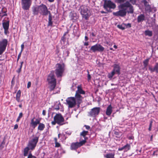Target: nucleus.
Segmentation results:
<instances>
[{"label":"nucleus","instance_id":"f257e3e1","mask_svg":"<svg viewBox=\"0 0 158 158\" xmlns=\"http://www.w3.org/2000/svg\"><path fill=\"white\" fill-rule=\"evenodd\" d=\"M120 3L118 7L120 10L116 12H113V15L115 16L123 17L127 13L132 14L134 12L133 6L128 1H117Z\"/></svg>","mask_w":158,"mask_h":158},{"label":"nucleus","instance_id":"f03ea898","mask_svg":"<svg viewBox=\"0 0 158 158\" xmlns=\"http://www.w3.org/2000/svg\"><path fill=\"white\" fill-rule=\"evenodd\" d=\"M38 139L39 137L35 136L29 141L27 146L24 149V156H27V155L29 150H33L35 149L38 142Z\"/></svg>","mask_w":158,"mask_h":158},{"label":"nucleus","instance_id":"7ed1b4c3","mask_svg":"<svg viewBox=\"0 0 158 158\" xmlns=\"http://www.w3.org/2000/svg\"><path fill=\"white\" fill-rule=\"evenodd\" d=\"M48 81L50 85V88L51 90L54 89L56 86V79L55 77V76L53 72H51L47 78Z\"/></svg>","mask_w":158,"mask_h":158},{"label":"nucleus","instance_id":"20e7f679","mask_svg":"<svg viewBox=\"0 0 158 158\" xmlns=\"http://www.w3.org/2000/svg\"><path fill=\"white\" fill-rule=\"evenodd\" d=\"M65 66L64 64H57L56 66L55 73L57 77H61L64 72Z\"/></svg>","mask_w":158,"mask_h":158},{"label":"nucleus","instance_id":"39448f33","mask_svg":"<svg viewBox=\"0 0 158 158\" xmlns=\"http://www.w3.org/2000/svg\"><path fill=\"white\" fill-rule=\"evenodd\" d=\"M80 12L83 18L88 19L90 15L89 8L86 6L82 5L80 7Z\"/></svg>","mask_w":158,"mask_h":158},{"label":"nucleus","instance_id":"423d86ee","mask_svg":"<svg viewBox=\"0 0 158 158\" xmlns=\"http://www.w3.org/2000/svg\"><path fill=\"white\" fill-rule=\"evenodd\" d=\"M116 7L115 5L111 1H105L103 7L107 12H111V9H114Z\"/></svg>","mask_w":158,"mask_h":158},{"label":"nucleus","instance_id":"0eeeda50","mask_svg":"<svg viewBox=\"0 0 158 158\" xmlns=\"http://www.w3.org/2000/svg\"><path fill=\"white\" fill-rule=\"evenodd\" d=\"M8 44V40L4 39L0 41V55L2 54L6 49Z\"/></svg>","mask_w":158,"mask_h":158},{"label":"nucleus","instance_id":"6e6552de","mask_svg":"<svg viewBox=\"0 0 158 158\" xmlns=\"http://www.w3.org/2000/svg\"><path fill=\"white\" fill-rule=\"evenodd\" d=\"M66 101L69 108H71L74 107L77 104L74 97L68 98L66 99Z\"/></svg>","mask_w":158,"mask_h":158},{"label":"nucleus","instance_id":"1a4fd4ad","mask_svg":"<svg viewBox=\"0 0 158 158\" xmlns=\"http://www.w3.org/2000/svg\"><path fill=\"white\" fill-rule=\"evenodd\" d=\"M104 49V48L99 44H97L91 46L90 48V50L93 52H95L96 51L102 52Z\"/></svg>","mask_w":158,"mask_h":158},{"label":"nucleus","instance_id":"9d476101","mask_svg":"<svg viewBox=\"0 0 158 158\" xmlns=\"http://www.w3.org/2000/svg\"><path fill=\"white\" fill-rule=\"evenodd\" d=\"M54 120L56 123L60 125H62L64 122V119L61 114H56L54 117Z\"/></svg>","mask_w":158,"mask_h":158},{"label":"nucleus","instance_id":"9b49d317","mask_svg":"<svg viewBox=\"0 0 158 158\" xmlns=\"http://www.w3.org/2000/svg\"><path fill=\"white\" fill-rule=\"evenodd\" d=\"M100 108L94 107L89 112V116L92 117H95L99 113Z\"/></svg>","mask_w":158,"mask_h":158},{"label":"nucleus","instance_id":"f8f14e48","mask_svg":"<svg viewBox=\"0 0 158 158\" xmlns=\"http://www.w3.org/2000/svg\"><path fill=\"white\" fill-rule=\"evenodd\" d=\"M39 13L42 14L44 15H47L49 12L46 6L43 4L39 6Z\"/></svg>","mask_w":158,"mask_h":158},{"label":"nucleus","instance_id":"ddd939ff","mask_svg":"<svg viewBox=\"0 0 158 158\" xmlns=\"http://www.w3.org/2000/svg\"><path fill=\"white\" fill-rule=\"evenodd\" d=\"M40 120L41 118H35L34 117L31 120L30 123L31 127L33 128H35L37 125L40 123Z\"/></svg>","mask_w":158,"mask_h":158},{"label":"nucleus","instance_id":"4468645a","mask_svg":"<svg viewBox=\"0 0 158 158\" xmlns=\"http://www.w3.org/2000/svg\"><path fill=\"white\" fill-rule=\"evenodd\" d=\"M31 3V1H22V8L24 10H28Z\"/></svg>","mask_w":158,"mask_h":158},{"label":"nucleus","instance_id":"2eb2a0df","mask_svg":"<svg viewBox=\"0 0 158 158\" xmlns=\"http://www.w3.org/2000/svg\"><path fill=\"white\" fill-rule=\"evenodd\" d=\"M2 26L4 30V33L5 35H7L9 33L8 31L9 26V21H8L3 23Z\"/></svg>","mask_w":158,"mask_h":158},{"label":"nucleus","instance_id":"dca6fc26","mask_svg":"<svg viewBox=\"0 0 158 158\" xmlns=\"http://www.w3.org/2000/svg\"><path fill=\"white\" fill-rule=\"evenodd\" d=\"M76 103L78 104V106L82 102L83 97L81 95L75 94V96L74 97Z\"/></svg>","mask_w":158,"mask_h":158},{"label":"nucleus","instance_id":"f3484780","mask_svg":"<svg viewBox=\"0 0 158 158\" xmlns=\"http://www.w3.org/2000/svg\"><path fill=\"white\" fill-rule=\"evenodd\" d=\"M114 69L113 71H114L115 73H117L119 75L120 74V68L119 66L116 64L114 65Z\"/></svg>","mask_w":158,"mask_h":158},{"label":"nucleus","instance_id":"a211bd4d","mask_svg":"<svg viewBox=\"0 0 158 158\" xmlns=\"http://www.w3.org/2000/svg\"><path fill=\"white\" fill-rule=\"evenodd\" d=\"M77 88V90L76 91L75 94L78 95H80L81 94H85V92L82 90L81 85L78 86Z\"/></svg>","mask_w":158,"mask_h":158},{"label":"nucleus","instance_id":"6ab92c4d","mask_svg":"<svg viewBox=\"0 0 158 158\" xmlns=\"http://www.w3.org/2000/svg\"><path fill=\"white\" fill-rule=\"evenodd\" d=\"M137 22L139 23L145 20V17L144 15L141 14L139 15L137 17Z\"/></svg>","mask_w":158,"mask_h":158},{"label":"nucleus","instance_id":"aec40b11","mask_svg":"<svg viewBox=\"0 0 158 158\" xmlns=\"http://www.w3.org/2000/svg\"><path fill=\"white\" fill-rule=\"evenodd\" d=\"M112 107L111 105H109L107 107L106 111V114L107 115L110 116L112 112Z\"/></svg>","mask_w":158,"mask_h":158},{"label":"nucleus","instance_id":"412c9836","mask_svg":"<svg viewBox=\"0 0 158 158\" xmlns=\"http://www.w3.org/2000/svg\"><path fill=\"white\" fill-rule=\"evenodd\" d=\"M78 142L73 143L71 146V148L72 150H75L80 147Z\"/></svg>","mask_w":158,"mask_h":158},{"label":"nucleus","instance_id":"4be33fe9","mask_svg":"<svg viewBox=\"0 0 158 158\" xmlns=\"http://www.w3.org/2000/svg\"><path fill=\"white\" fill-rule=\"evenodd\" d=\"M39 6H34L32 8L33 12L34 15H37L39 13Z\"/></svg>","mask_w":158,"mask_h":158},{"label":"nucleus","instance_id":"5701e85b","mask_svg":"<svg viewBox=\"0 0 158 158\" xmlns=\"http://www.w3.org/2000/svg\"><path fill=\"white\" fill-rule=\"evenodd\" d=\"M21 92L20 90L18 91L16 94V100L18 102H20V97L21 96Z\"/></svg>","mask_w":158,"mask_h":158},{"label":"nucleus","instance_id":"b1692460","mask_svg":"<svg viewBox=\"0 0 158 158\" xmlns=\"http://www.w3.org/2000/svg\"><path fill=\"white\" fill-rule=\"evenodd\" d=\"M45 125L42 123H40L39 124V126L38 127V130L40 131H43Z\"/></svg>","mask_w":158,"mask_h":158},{"label":"nucleus","instance_id":"393cba45","mask_svg":"<svg viewBox=\"0 0 158 158\" xmlns=\"http://www.w3.org/2000/svg\"><path fill=\"white\" fill-rule=\"evenodd\" d=\"M145 10H146L148 11L149 12L152 11L153 10L155 11H156V8H154L153 9H151L150 6L149 5H148L147 6L145 7Z\"/></svg>","mask_w":158,"mask_h":158},{"label":"nucleus","instance_id":"a878e982","mask_svg":"<svg viewBox=\"0 0 158 158\" xmlns=\"http://www.w3.org/2000/svg\"><path fill=\"white\" fill-rule=\"evenodd\" d=\"M88 133V131H84L81 133L80 135H81L85 139H87V138L85 136L87 135Z\"/></svg>","mask_w":158,"mask_h":158},{"label":"nucleus","instance_id":"bb28decb","mask_svg":"<svg viewBox=\"0 0 158 158\" xmlns=\"http://www.w3.org/2000/svg\"><path fill=\"white\" fill-rule=\"evenodd\" d=\"M60 103H56L55 104L53 109L54 110H59L60 109Z\"/></svg>","mask_w":158,"mask_h":158},{"label":"nucleus","instance_id":"cd10ccee","mask_svg":"<svg viewBox=\"0 0 158 158\" xmlns=\"http://www.w3.org/2000/svg\"><path fill=\"white\" fill-rule=\"evenodd\" d=\"M117 27L118 28L122 30H123L125 28V24L123 23L121 25H118Z\"/></svg>","mask_w":158,"mask_h":158},{"label":"nucleus","instance_id":"c85d7f7f","mask_svg":"<svg viewBox=\"0 0 158 158\" xmlns=\"http://www.w3.org/2000/svg\"><path fill=\"white\" fill-rule=\"evenodd\" d=\"M115 74V73H114L112 71L110 73H109L108 74V78L110 79H111Z\"/></svg>","mask_w":158,"mask_h":158},{"label":"nucleus","instance_id":"c756f323","mask_svg":"<svg viewBox=\"0 0 158 158\" xmlns=\"http://www.w3.org/2000/svg\"><path fill=\"white\" fill-rule=\"evenodd\" d=\"M149 60V59H147L143 61V65L145 67H146L147 66Z\"/></svg>","mask_w":158,"mask_h":158},{"label":"nucleus","instance_id":"7c9ffc66","mask_svg":"<svg viewBox=\"0 0 158 158\" xmlns=\"http://www.w3.org/2000/svg\"><path fill=\"white\" fill-rule=\"evenodd\" d=\"M114 153H109L106 155V157L107 158H114Z\"/></svg>","mask_w":158,"mask_h":158},{"label":"nucleus","instance_id":"2f4dec72","mask_svg":"<svg viewBox=\"0 0 158 158\" xmlns=\"http://www.w3.org/2000/svg\"><path fill=\"white\" fill-rule=\"evenodd\" d=\"M145 33L146 35H148L149 36H151L152 35V32L149 30L146 31Z\"/></svg>","mask_w":158,"mask_h":158},{"label":"nucleus","instance_id":"473e14b6","mask_svg":"<svg viewBox=\"0 0 158 158\" xmlns=\"http://www.w3.org/2000/svg\"><path fill=\"white\" fill-rule=\"evenodd\" d=\"M6 10H5L2 13H0V17L2 18L4 16H6L7 15V14L6 13Z\"/></svg>","mask_w":158,"mask_h":158},{"label":"nucleus","instance_id":"72a5a7b5","mask_svg":"<svg viewBox=\"0 0 158 158\" xmlns=\"http://www.w3.org/2000/svg\"><path fill=\"white\" fill-rule=\"evenodd\" d=\"M69 52L68 50H66L64 52L63 55L65 57H67L69 56Z\"/></svg>","mask_w":158,"mask_h":158},{"label":"nucleus","instance_id":"f704fd0d","mask_svg":"<svg viewBox=\"0 0 158 158\" xmlns=\"http://www.w3.org/2000/svg\"><path fill=\"white\" fill-rule=\"evenodd\" d=\"M123 148H124L125 151H127L130 149V146L129 145L127 144L123 146Z\"/></svg>","mask_w":158,"mask_h":158},{"label":"nucleus","instance_id":"c9c22d12","mask_svg":"<svg viewBox=\"0 0 158 158\" xmlns=\"http://www.w3.org/2000/svg\"><path fill=\"white\" fill-rule=\"evenodd\" d=\"M86 139H85L84 140H82L80 141V142L78 143L79 144V145H80V147L83 144H84L86 143Z\"/></svg>","mask_w":158,"mask_h":158},{"label":"nucleus","instance_id":"e433bc0d","mask_svg":"<svg viewBox=\"0 0 158 158\" xmlns=\"http://www.w3.org/2000/svg\"><path fill=\"white\" fill-rule=\"evenodd\" d=\"M23 114L21 112L19 113V115L16 120L17 122H18L19 121L20 119L23 117Z\"/></svg>","mask_w":158,"mask_h":158},{"label":"nucleus","instance_id":"4c0bfd02","mask_svg":"<svg viewBox=\"0 0 158 158\" xmlns=\"http://www.w3.org/2000/svg\"><path fill=\"white\" fill-rule=\"evenodd\" d=\"M27 158H36V157L35 156L32 155L31 153H30L28 155Z\"/></svg>","mask_w":158,"mask_h":158},{"label":"nucleus","instance_id":"58836bf2","mask_svg":"<svg viewBox=\"0 0 158 158\" xmlns=\"http://www.w3.org/2000/svg\"><path fill=\"white\" fill-rule=\"evenodd\" d=\"M154 68L156 70V73H158V63H156L155 65Z\"/></svg>","mask_w":158,"mask_h":158},{"label":"nucleus","instance_id":"ea45409f","mask_svg":"<svg viewBox=\"0 0 158 158\" xmlns=\"http://www.w3.org/2000/svg\"><path fill=\"white\" fill-rule=\"evenodd\" d=\"M142 2L144 4L145 7L147 6L148 5H149L147 1H143Z\"/></svg>","mask_w":158,"mask_h":158},{"label":"nucleus","instance_id":"a19ab883","mask_svg":"<svg viewBox=\"0 0 158 158\" xmlns=\"http://www.w3.org/2000/svg\"><path fill=\"white\" fill-rule=\"evenodd\" d=\"M152 121L151 120L150 123L149 127L148 128V130L149 131H150L151 130V127L152 126Z\"/></svg>","mask_w":158,"mask_h":158},{"label":"nucleus","instance_id":"79ce46f5","mask_svg":"<svg viewBox=\"0 0 158 158\" xmlns=\"http://www.w3.org/2000/svg\"><path fill=\"white\" fill-rule=\"evenodd\" d=\"M149 69L150 70V71L152 72H153L155 71H156V70H155L154 67L153 68L151 67H149Z\"/></svg>","mask_w":158,"mask_h":158},{"label":"nucleus","instance_id":"37998d69","mask_svg":"<svg viewBox=\"0 0 158 158\" xmlns=\"http://www.w3.org/2000/svg\"><path fill=\"white\" fill-rule=\"evenodd\" d=\"M49 14V18H48V21H52V17L51 15L50 12L49 11V12H48Z\"/></svg>","mask_w":158,"mask_h":158},{"label":"nucleus","instance_id":"c03bdc74","mask_svg":"<svg viewBox=\"0 0 158 158\" xmlns=\"http://www.w3.org/2000/svg\"><path fill=\"white\" fill-rule=\"evenodd\" d=\"M131 27V24L130 23H128L127 24H125L126 27Z\"/></svg>","mask_w":158,"mask_h":158},{"label":"nucleus","instance_id":"a18cd8bd","mask_svg":"<svg viewBox=\"0 0 158 158\" xmlns=\"http://www.w3.org/2000/svg\"><path fill=\"white\" fill-rule=\"evenodd\" d=\"M55 146L56 147H59L60 146V144L58 142L55 143Z\"/></svg>","mask_w":158,"mask_h":158},{"label":"nucleus","instance_id":"49530a36","mask_svg":"<svg viewBox=\"0 0 158 158\" xmlns=\"http://www.w3.org/2000/svg\"><path fill=\"white\" fill-rule=\"evenodd\" d=\"M21 53H22V52H21L19 53V54L18 55V59H17V62H18L19 59L20 58V56H21Z\"/></svg>","mask_w":158,"mask_h":158},{"label":"nucleus","instance_id":"de8ad7c7","mask_svg":"<svg viewBox=\"0 0 158 158\" xmlns=\"http://www.w3.org/2000/svg\"><path fill=\"white\" fill-rule=\"evenodd\" d=\"M24 44H22L21 45V51L20 52H22V51H23V49L24 48Z\"/></svg>","mask_w":158,"mask_h":158},{"label":"nucleus","instance_id":"09e8293b","mask_svg":"<svg viewBox=\"0 0 158 158\" xmlns=\"http://www.w3.org/2000/svg\"><path fill=\"white\" fill-rule=\"evenodd\" d=\"M31 85V83L30 82H28L27 83V88H29L30 87Z\"/></svg>","mask_w":158,"mask_h":158},{"label":"nucleus","instance_id":"8fccbe9b","mask_svg":"<svg viewBox=\"0 0 158 158\" xmlns=\"http://www.w3.org/2000/svg\"><path fill=\"white\" fill-rule=\"evenodd\" d=\"M52 21H48V26H52Z\"/></svg>","mask_w":158,"mask_h":158},{"label":"nucleus","instance_id":"3c124183","mask_svg":"<svg viewBox=\"0 0 158 158\" xmlns=\"http://www.w3.org/2000/svg\"><path fill=\"white\" fill-rule=\"evenodd\" d=\"M5 10V9L3 8H0V13H2V12Z\"/></svg>","mask_w":158,"mask_h":158},{"label":"nucleus","instance_id":"603ef678","mask_svg":"<svg viewBox=\"0 0 158 158\" xmlns=\"http://www.w3.org/2000/svg\"><path fill=\"white\" fill-rule=\"evenodd\" d=\"M88 80H89L91 79L90 75L89 74V73L88 72Z\"/></svg>","mask_w":158,"mask_h":158},{"label":"nucleus","instance_id":"864d4df0","mask_svg":"<svg viewBox=\"0 0 158 158\" xmlns=\"http://www.w3.org/2000/svg\"><path fill=\"white\" fill-rule=\"evenodd\" d=\"M18 125L17 124H15L14 126V129H17L18 128Z\"/></svg>","mask_w":158,"mask_h":158},{"label":"nucleus","instance_id":"5fc2aeb1","mask_svg":"<svg viewBox=\"0 0 158 158\" xmlns=\"http://www.w3.org/2000/svg\"><path fill=\"white\" fill-rule=\"evenodd\" d=\"M21 71V69L19 68L18 70H17L16 71V72L19 73H20Z\"/></svg>","mask_w":158,"mask_h":158},{"label":"nucleus","instance_id":"6e6d98bb","mask_svg":"<svg viewBox=\"0 0 158 158\" xmlns=\"http://www.w3.org/2000/svg\"><path fill=\"white\" fill-rule=\"evenodd\" d=\"M23 61H22V62H21V63H20V65L19 68H20L21 69H22V65H23Z\"/></svg>","mask_w":158,"mask_h":158},{"label":"nucleus","instance_id":"4d7b16f0","mask_svg":"<svg viewBox=\"0 0 158 158\" xmlns=\"http://www.w3.org/2000/svg\"><path fill=\"white\" fill-rule=\"evenodd\" d=\"M123 150H124V148H123V147H122L121 148H118V150L119 151H122Z\"/></svg>","mask_w":158,"mask_h":158},{"label":"nucleus","instance_id":"13d9d810","mask_svg":"<svg viewBox=\"0 0 158 158\" xmlns=\"http://www.w3.org/2000/svg\"><path fill=\"white\" fill-rule=\"evenodd\" d=\"M42 114L44 115H45V114H46V111L44 110L43 111V112H42Z\"/></svg>","mask_w":158,"mask_h":158},{"label":"nucleus","instance_id":"bf43d9fd","mask_svg":"<svg viewBox=\"0 0 158 158\" xmlns=\"http://www.w3.org/2000/svg\"><path fill=\"white\" fill-rule=\"evenodd\" d=\"M56 122L54 120L53 121H52V124L53 125H55L56 124Z\"/></svg>","mask_w":158,"mask_h":158},{"label":"nucleus","instance_id":"052dcab7","mask_svg":"<svg viewBox=\"0 0 158 158\" xmlns=\"http://www.w3.org/2000/svg\"><path fill=\"white\" fill-rule=\"evenodd\" d=\"M85 126L87 129H89L90 128V127L89 126L85 125Z\"/></svg>","mask_w":158,"mask_h":158},{"label":"nucleus","instance_id":"680f3d73","mask_svg":"<svg viewBox=\"0 0 158 158\" xmlns=\"http://www.w3.org/2000/svg\"><path fill=\"white\" fill-rule=\"evenodd\" d=\"M89 45V43H88V42H85L84 43V45L85 46H88V45Z\"/></svg>","mask_w":158,"mask_h":158},{"label":"nucleus","instance_id":"e2e57ef3","mask_svg":"<svg viewBox=\"0 0 158 158\" xmlns=\"http://www.w3.org/2000/svg\"><path fill=\"white\" fill-rule=\"evenodd\" d=\"M85 40L86 41H87L88 40V37L86 36H85Z\"/></svg>","mask_w":158,"mask_h":158},{"label":"nucleus","instance_id":"0e129e2a","mask_svg":"<svg viewBox=\"0 0 158 158\" xmlns=\"http://www.w3.org/2000/svg\"><path fill=\"white\" fill-rule=\"evenodd\" d=\"M134 137L133 136H129L128 137V139H133Z\"/></svg>","mask_w":158,"mask_h":158},{"label":"nucleus","instance_id":"69168bd1","mask_svg":"<svg viewBox=\"0 0 158 158\" xmlns=\"http://www.w3.org/2000/svg\"><path fill=\"white\" fill-rule=\"evenodd\" d=\"M130 2L131 1H132L131 2L133 4H134L135 3V1L134 0V1H130Z\"/></svg>","mask_w":158,"mask_h":158},{"label":"nucleus","instance_id":"338daca9","mask_svg":"<svg viewBox=\"0 0 158 158\" xmlns=\"http://www.w3.org/2000/svg\"><path fill=\"white\" fill-rule=\"evenodd\" d=\"M101 13H102V14H103V13H107V12H104V11H101Z\"/></svg>","mask_w":158,"mask_h":158},{"label":"nucleus","instance_id":"774afa93","mask_svg":"<svg viewBox=\"0 0 158 158\" xmlns=\"http://www.w3.org/2000/svg\"><path fill=\"white\" fill-rule=\"evenodd\" d=\"M114 133L116 135H118V132L117 131H115Z\"/></svg>","mask_w":158,"mask_h":158}]
</instances>
